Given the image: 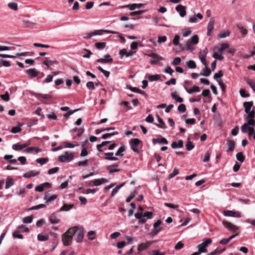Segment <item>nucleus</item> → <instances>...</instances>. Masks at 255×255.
Returning <instances> with one entry per match:
<instances>
[{
	"instance_id": "1",
	"label": "nucleus",
	"mask_w": 255,
	"mask_h": 255,
	"mask_svg": "<svg viewBox=\"0 0 255 255\" xmlns=\"http://www.w3.org/2000/svg\"><path fill=\"white\" fill-rule=\"evenodd\" d=\"M255 126V121L254 119H249L248 122L245 123L241 127L243 132L247 133L249 131V135L251 136L254 134L255 129L254 127Z\"/></svg>"
},
{
	"instance_id": "2",
	"label": "nucleus",
	"mask_w": 255,
	"mask_h": 255,
	"mask_svg": "<svg viewBox=\"0 0 255 255\" xmlns=\"http://www.w3.org/2000/svg\"><path fill=\"white\" fill-rule=\"evenodd\" d=\"M245 107V111L247 114L245 117L247 120L249 119H254L255 117V111L253 110L251 111V108L253 105V102H245L243 104Z\"/></svg>"
},
{
	"instance_id": "3",
	"label": "nucleus",
	"mask_w": 255,
	"mask_h": 255,
	"mask_svg": "<svg viewBox=\"0 0 255 255\" xmlns=\"http://www.w3.org/2000/svg\"><path fill=\"white\" fill-rule=\"evenodd\" d=\"M104 32L106 33H116V32H115V31L110 30H96L93 32L90 33H86L83 34V38L85 39H89L92 36L96 35H101Z\"/></svg>"
},
{
	"instance_id": "4",
	"label": "nucleus",
	"mask_w": 255,
	"mask_h": 255,
	"mask_svg": "<svg viewBox=\"0 0 255 255\" xmlns=\"http://www.w3.org/2000/svg\"><path fill=\"white\" fill-rule=\"evenodd\" d=\"M70 229H73V233H72L73 236H76L75 240L77 243H80L83 241L84 238V229L81 226H75Z\"/></svg>"
},
{
	"instance_id": "5",
	"label": "nucleus",
	"mask_w": 255,
	"mask_h": 255,
	"mask_svg": "<svg viewBox=\"0 0 255 255\" xmlns=\"http://www.w3.org/2000/svg\"><path fill=\"white\" fill-rule=\"evenodd\" d=\"M73 229L69 228L67 231H66L62 237V241L63 245L65 246H68L71 245L72 239H73V235L72 234L73 233Z\"/></svg>"
},
{
	"instance_id": "6",
	"label": "nucleus",
	"mask_w": 255,
	"mask_h": 255,
	"mask_svg": "<svg viewBox=\"0 0 255 255\" xmlns=\"http://www.w3.org/2000/svg\"><path fill=\"white\" fill-rule=\"evenodd\" d=\"M212 241L210 238H206L203 240V242L197 246L198 252L200 253H206L207 247L212 243Z\"/></svg>"
},
{
	"instance_id": "7",
	"label": "nucleus",
	"mask_w": 255,
	"mask_h": 255,
	"mask_svg": "<svg viewBox=\"0 0 255 255\" xmlns=\"http://www.w3.org/2000/svg\"><path fill=\"white\" fill-rule=\"evenodd\" d=\"M74 156L73 153L66 151L63 155L59 156L58 160L61 162H70L73 159Z\"/></svg>"
},
{
	"instance_id": "8",
	"label": "nucleus",
	"mask_w": 255,
	"mask_h": 255,
	"mask_svg": "<svg viewBox=\"0 0 255 255\" xmlns=\"http://www.w3.org/2000/svg\"><path fill=\"white\" fill-rule=\"evenodd\" d=\"M140 142V140L138 138H134L130 140V147L133 151L136 152H138L139 151L138 145Z\"/></svg>"
},
{
	"instance_id": "9",
	"label": "nucleus",
	"mask_w": 255,
	"mask_h": 255,
	"mask_svg": "<svg viewBox=\"0 0 255 255\" xmlns=\"http://www.w3.org/2000/svg\"><path fill=\"white\" fill-rule=\"evenodd\" d=\"M113 61V59L112 56L108 54L104 56V58H99L97 60V62L102 64L111 63Z\"/></svg>"
},
{
	"instance_id": "10",
	"label": "nucleus",
	"mask_w": 255,
	"mask_h": 255,
	"mask_svg": "<svg viewBox=\"0 0 255 255\" xmlns=\"http://www.w3.org/2000/svg\"><path fill=\"white\" fill-rule=\"evenodd\" d=\"M223 214L226 217H232L241 218L242 217L241 213L239 212H236L231 210H227L224 212Z\"/></svg>"
},
{
	"instance_id": "11",
	"label": "nucleus",
	"mask_w": 255,
	"mask_h": 255,
	"mask_svg": "<svg viewBox=\"0 0 255 255\" xmlns=\"http://www.w3.org/2000/svg\"><path fill=\"white\" fill-rule=\"evenodd\" d=\"M145 4L143 3H132L127 4L123 6L124 8H128L130 10L132 11L136 8H140L143 7Z\"/></svg>"
},
{
	"instance_id": "12",
	"label": "nucleus",
	"mask_w": 255,
	"mask_h": 255,
	"mask_svg": "<svg viewBox=\"0 0 255 255\" xmlns=\"http://www.w3.org/2000/svg\"><path fill=\"white\" fill-rule=\"evenodd\" d=\"M222 223L223 225L229 231H235L238 229L236 226L227 221H223Z\"/></svg>"
},
{
	"instance_id": "13",
	"label": "nucleus",
	"mask_w": 255,
	"mask_h": 255,
	"mask_svg": "<svg viewBox=\"0 0 255 255\" xmlns=\"http://www.w3.org/2000/svg\"><path fill=\"white\" fill-rule=\"evenodd\" d=\"M214 29V20L213 18L210 19V21L208 24L207 26V35L210 36L211 34V32Z\"/></svg>"
},
{
	"instance_id": "14",
	"label": "nucleus",
	"mask_w": 255,
	"mask_h": 255,
	"mask_svg": "<svg viewBox=\"0 0 255 255\" xmlns=\"http://www.w3.org/2000/svg\"><path fill=\"white\" fill-rule=\"evenodd\" d=\"M175 9L177 11L179 12V15L181 17H183L186 15V12L185 7L182 5H178L176 6Z\"/></svg>"
},
{
	"instance_id": "15",
	"label": "nucleus",
	"mask_w": 255,
	"mask_h": 255,
	"mask_svg": "<svg viewBox=\"0 0 255 255\" xmlns=\"http://www.w3.org/2000/svg\"><path fill=\"white\" fill-rule=\"evenodd\" d=\"M38 71L35 68H30L26 71L27 74L31 78H33L38 75Z\"/></svg>"
},
{
	"instance_id": "16",
	"label": "nucleus",
	"mask_w": 255,
	"mask_h": 255,
	"mask_svg": "<svg viewBox=\"0 0 255 255\" xmlns=\"http://www.w3.org/2000/svg\"><path fill=\"white\" fill-rule=\"evenodd\" d=\"M152 143L154 144H155L156 143L166 144L168 143V141L165 138L163 137H160L157 138H153L152 139Z\"/></svg>"
},
{
	"instance_id": "17",
	"label": "nucleus",
	"mask_w": 255,
	"mask_h": 255,
	"mask_svg": "<svg viewBox=\"0 0 255 255\" xmlns=\"http://www.w3.org/2000/svg\"><path fill=\"white\" fill-rule=\"evenodd\" d=\"M118 164H114L108 166L107 167V170L110 173L119 172L120 171V169L118 168Z\"/></svg>"
},
{
	"instance_id": "18",
	"label": "nucleus",
	"mask_w": 255,
	"mask_h": 255,
	"mask_svg": "<svg viewBox=\"0 0 255 255\" xmlns=\"http://www.w3.org/2000/svg\"><path fill=\"white\" fill-rule=\"evenodd\" d=\"M151 245V243L149 242H146L145 243H142L140 244L138 246V251L141 252V251L147 249L149 246Z\"/></svg>"
},
{
	"instance_id": "19",
	"label": "nucleus",
	"mask_w": 255,
	"mask_h": 255,
	"mask_svg": "<svg viewBox=\"0 0 255 255\" xmlns=\"http://www.w3.org/2000/svg\"><path fill=\"white\" fill-rule=\"evenodd\" d=\"M58 63V62L57 60H49L47 58H46L45 60L42 63V64L45 65L47 67H49L53 65H57Z\"/></svg>"
},
{
	"instance_id": "20",
	"label": "nucleus",
	"mask_w": 255,
	"mask_h": 255,
	"mask_svg": "<svg viewBox=\"0 0 255 255\" xmlns=\"http://www.w3.org/2000/svg\"><path fill=\"white\" fill-rule=\"evenodd\" d=\"M108 182V180L107 179L104 178H102L101 179H95L93 181L94 185L96 186H100L101 184H102L103 183H107Z\"/></svg>"
},
{
	"instance_id": "21",
	"label": "nucleus",
	"mask_w": 255,
	"mask_h": 255,
	"mask_svg": "<svg viewBox=\"0 0 255 255\" xmlns=\"http://www.w3.org/2000/svg\"><path fill=\"white\" fill-rule=\"evenodd\" d=\"M39 174V171L34 172L32 170L29 171L26 173L23 174V176L25 178H30L31 177H34Z\"/></svg>"
},
{
	"instance_id": "22",
	"label": "nucleus",
	"mask_w": 255,
	"mask_h": 255,
	"mask_svg": "<svg viewBox=\"0 0 255 255\" xmlns=\"http://www.w3.org/2000/svg\"><path fill=\"white\" fill-rule=\"evenodd\" d=\"M134 217L135 218L139 220V222L140 223H144L146 221V219L143 218V213L141 212L136 213L134 214Z\"/></svg>"
},
{
	"instance_id": "23",
	"label": "nucleus",
	"mask_w": 255,
	"mask_h": 255,
	"mask_svg": "<svg viewBox=\"0 0 255 255\" xmlns=\"http://www.w3.org/2000/svg\"><path fill=\"white\" fill-rule=\"evenodd\" d=\"M24 151L26 153H30L33 151H34L35 153H38L41 151V149L37 147H30L25 149Z\"/></svg>"
},
{
	"instance_id": "24",
	"label": "nucleus",
	"mask_w": 255,
	"mask_h": 255,
	"mask_svg": "<svg viewBox=\"0 0 255 255\" xmlns=\"http://www.w3.org/2000/svg\"><path fill=\"white\" fill-rule=\"evenodd\" d=\"M183 146V142L182 140H178V142L173 141L171 143L172 148H181Z\"/></svg>"
},
{
	"instance_id": "25",
	"label": "nucleus",
	"mask_w": 255,
	"mask_h": 255,
	"mask_svg": "<svg viewBox=\"0 0 255 255\" xmlns=\"http://www.w3.org/2000/svg\"><path fill=\"white\" fill-rule=\"evenodd\" d=\"M228 146V150L233 151L235 149V142L234 140L228 139L227 140Z\"/></svg>"
},
{
	"instance_id": "26",
	"label": "nucleus",
	"mask_w": 255,
	"mask_h": 255,
	"mask_svg": "<svg viewBox=\"0 0 255 255\" xmlns=\"http://www.w3.org/2000/svg\"><path fill=\"white\" fill-rule=\"evenodd\" d=\"M74 206L72 204H64L62 207H61L59 210V212L68 211L70 210Z\"/></svg>"
},
{
	"instance_id": "27",
	"label": "nucleus",
	"mask_w": 255,
	"mask_h": 255,
	"mask_svg": "<svg viewBox=\"0 0 255 255\" xmlns=\"http://www.w3.org/2000/svg\"><path fill=\"white\" fill-rule=\"evenodd\" d=\"M105 154L108 157H106L105 159L108 160H112V161H117L118 160V158L114 156L113 152H106Z\"/></svg>"
},
{
	"instance_id": "28",
	"label": "nucleus",
	"mask_w": 255,
	"mask_h": 255,
	"mask_svg": "<svg viewBox=\"0 0 255 255\" xmlns=\"http://www.w3.org/2000/svg\"><path fill=\"white\" fill-rule=\"evenodd\" d=\"M49 221L52 224H58L60 222V220L57 218L55 214H52L50 216Z\"/></svg>"
},
{
	"instance_id": "29",
	"label": "nucleus",
	"mask_w": 255,
	"mask_h": 255,
	"mask_svg": "<svg viewBox=\"0 0 255 255\" xmlns=\"http://www.w3.org/2000/svg\"><path fill=\"white\" fill-rule=\"evenodd\" d=\"M172 98L174 99L177 102L182 103L183 101V99L178 96L176 92H174L171 94Z\"/></svg>"
},
{
	"instance_id": "30",
	"label": "nucleus",
	"mask_w": 255,
	"mask_h": 255,
	"mask_svg": "<svg viewBox=\"0 0 255 255\" xmlns=\"http://www.w3.org/2000/svg\"><path fill=\"white\" fill-rule=\"evenodd\" d=\"M161 76L159 74L149 75L147 77L148 80L150 82L156 81L159 80Z\"/></svg>"
},
{
	"instance_id": "31",
	"label": "nucleus",
	"mask_w": 255,
	"mask_h": 255,
	"mask_svg": "<svg viewBox=\"0 0 255 255\" xmlns=\"http://www.w3.org/2000/svg\"><path fill=\"white\" fill-rule=\"evenodd\" d=\"M125 183L124 182L122 183L120 185L116 186L115 188H114L111 193V196L113 197L119 191V190L125 185Z\"/></svg>"
},
{
	"instance_id": "32",
	"label": "nucleus",
	"mask_w": 255,
	"mask_h": 255,
	"mask_svg": "<svg viewBox=\"0 0 255 255\" xmlns=\"http://www.w3.org/2000/svg\"><path fill=\"white\" fill-rule=\"evenodd\" d=\"M23 125L22 124L19 123L18 126L13 127L11 129V132L13 133H16L21 131V127Z\"/></svg>"
},
{
	"instance_id": "33",
	"label": "nucleus",
	"mask_w": 255,
	"mask_h": 255,
	"mask_svg": "<svg viewBox=\"0 0 255 255\" xmlns=\"http://www.w3.org/2000/svg\"><path fill=\"white\" fill-rule=\"evenodd\" d=\"M13 184H14V182L13 181V179L10 177H7L6 180L5 188L6 189H8L11 186L13 185Z\"/></svg>"
},
{
	"instance_id": "34",
	"label": "nucleus",
	"mask_w": 255,
	"mask_h": 255,
	"mask_svg": "<svg viewBox=\"0 0 255 255\" xmlns=\"http://www.w3.org/2000/svg\"><path fill=\"white\" fill-rule=\"evenodd\" d=\"M156 118L157 119V121L159 122V124H156V125L160 128H165V123L163 122V121L162 120V119L159 117V115H156Z\"/></svg>"
},
{
	"instance_id": "35",
	"label": "nucleus",
	"mask_w": 255,
	"mask_h": 255,
	"mask_svg": "<svg viewBox=\"0 0 255 255\" xmlns=\"http://www.w3.org/2000/svg\"><path fill=\"white\" fill-rule=\"evenodd\" d=\"M95 47L98 50H103L104 49L106 46V42H97L95 44Z\"/></svg>"
},
{
	"instance_id": "36",
	"label": "nucleus",
	"mask_w": 255,
	"mask_h": 255,
	"mask_svg": "<svg viewBox=\"0 0 255 255\" xmlns=\"http://www.w3.org/2000/svg\"><path fill=\"white\" fill-rule=\"evenodd\" d=\"M96 232L94 231H90L88 232L87 236L88 239L90 241H93L96 238Z\"/></svg>"
},
{
	"instance_id": "37",
	"label": "nucleus",
	"mask_w": 255,
	"mask_h": 255,
	"mask_svg": "<svg viewBox=\"0 0 255 255\" xmlns=\"http://www.w3.org/2000/svg\"><path fill=\"white\" fill-rule=\"evenodd\" d=\"M186 146L187 150L191 151L194 148V145L193 144L192 142L190 141L189 138H187Z\"/></svg>"
},
{
	"instance_id": "38",
	"label": "nucleus",
	"mask_w": 255,
	"mask_h": 255,
	"mask_svg": "<svg viewBox=\"0 0 255 255\" xmlns=\"http://www.w3.org/2000/svg\"><path fill=\"white\" fill-rule=\"evenodd\" d=\"M187 66L190 69H194L196 67V64L194 61L190 60L186 62Z\"/></svg>"
},
{
	"instance_id": "39",
	"label": "nucleus",
	"mask_w": 255,
	"mask_h": 255,
	"mask_svg": "<svg viewBox=\"0 0 255 255\" xmlns=\"http://www.w3.org/2000/svg\"><path fill=\"white\" fill-rule=\"evenodd\" d=\"M211 73V70L206 65L205 66V68L203 69V73L201 74V75L206 77H208L210 75Z\"/></svg>"
},
{
	"instance_id": "40",
	"label": "nucleus",
	"mask_w": 255,
	"mask_h": 255,
	"mask_svg": "<svg viewBox=\"0 0 255 255\" xmlns=\"http://www.w3.org/2000/svg\"><path fill=\"white\" fill-rule=\"evenodd\" d=\"M118 134H119V132L118 131H114L113 132L107 133L104 134L102 136L101 138L103 139H106V138H107L108 137H109L110 136L118 135Z\"/></svg>"
},
{
	"instance_id": "41",
	"label": "nucleus",
	"mask_w": 255,
	"mask_h": 255,
	"mask_svg": "<svg viewBox=\"0 0 255 255\" xmlns=\"http://www.w3.org/2000/svg\"><path fill=\"white\" fill-rule=\"evenodd\" d=\"M125 146L123 145V146H121L119 149L118 150H117V151L116 152L115 155L116 156H122L123 155H124V153L123 152L125 151Z\"/></svg>"
},
{
	"instance_id": "42",
	"label": "nucleus",
	"mask_w": 255,
	"mask_h": 255,
	"mask_svg": "<svg viewBox=\"0 0 255 255\" xmlns=\"http://www.w3.org/2000/svg\"><path fill=\"white\" fill-rule=\"evenodd\" d=\"M58 197L57 195L54 194L51 196L48 199L45 201V204L48 205L54 201Z\"/></svg>"
},
{
	"instance_id": "43",
	"label": "nucleus",
	"mask_w": 255,
	"mask_h": 255,
	"mask_svg": "<svg viewBox=\"0 0 255 255\" xmlns=\"http://www.w3.org/2000/svg\"><path fill=\"white\" fill-rule=\"evenodd\" d=\"M36 161L37 163L41 164L44 165L46 164L48 161V158H39L36 159Z\"/></svg>"
},
{
	"instance_id": "44",
	"label": "nucleus",
	"mask_w": 255,
	"mask_h": 255,
	"mask_svg": "<svg viewBox=\"0 0 255 255\" xmlns=\"http://www.w3.org/2000/svg\"><path fill=\"white\" fill-rule=\"evenodd\" d=\"M13 237L15 238L19 239H23V236L21 234L20 232L18 230H15L12 234Z\"/></svg>"
},
{
	"instance_id": "45",
	"label": "nucleus",
	"mask_w": 255,
	"mask_h": 255,
	"mask_svg": "<svg viewBox=\"0 0 255 255\" xmlns=\"http://www.w3.org/2000/svg\"><path fill=\"white\" fill-rule=\"evenodd\" d=\"M98 69L102 73L106 78H108L110 76V73L109 71L104 70L101 66L98 67Z\"/></svg>"
},
{
	"instance_id": "46",
	"label": "nucleus",
	"mask_w": 255,
	"mask_h": 255,
	"mask_svg": "<svg viewBox=\"0 0 255 255\" xmlns=\"http://www.w3.org/2000/svg\"><path fill=\"white\" fill-rule=\"evenodd\" d=\"M211 153L209 151H207L203 158V161L204 162H207L210 160Z\"/></svg>"
},
{
	"instance_id": "47",
	"label": "nucleus",
	"mask_w": 255,
	"mask_h": 255,
	"mask_svg": "<svg viewBox=\"0 0 255 255\" xmlns=\"http://www.w3.org/2000/svg\"><path fill=\"white\" fill-rule=\"evenodd\" d=\"M229 44L227 43H222L221 47L218 49V52L222 53L224 50L229 47Z\"/></svg>"
},
{
	"instance_id": "48",
	"label": "nucleus",
	"mask_w": 255,
	"mask_h": 255,
	"mask_svg": "<svg viewBox=\"0 0 255 255\" xmlns=\"http://www.w3.org/2000/svg\"><path fill=\"white\" fill-rule=\"evenodd\" d=\"M7 6L10 9L14 10L15 11H16L18 9L17 4L15 2H11L8 3L7 4Z\"/></svg>"
},
{
	"instance_id": "49",
	"label": "nucleus",
	"mask_w": 255,
	"mask_h": 255,
	"mask_svg": "<svg viewBox=\"0 0 255 255\" xmlns=\"http://www.w3.org/2000/svg\"><path fill=\"white\" fill-rule=\"evenodd\" d=\"M188 40L192 42L193 44H197L199 42V38L197 35H194Z\"/></svg>"
},
{
	"instance_id": "50",
	"label": "nucleus",
	"mask_w": 255,
	"mask_h": 255,
	"mask_svg": "<svg viewBox=\"0 0 255 255\" xmlns=\"http://www.w3.org/2000/svg\"><path fill=\"white\" fill-rule=\"evenodd\" d=\"M177 110L179 113H184V112H185L186 110V106L183 104H180L178 107Z\"/></svg>"
},
{
	"instance_id": "51",
	"label": "nucleus",
	"mask_w": 255,
	"mask_h": 255,
	"mask_svg": "<svg viewBox=\"0 0 255 255\" xmlns=\"http://www.w3.org/2000/svg\"><path fill=\"white\" fill-rule=\"evenodd\" d=\"M37 239L38 241L41 242L46 241L48 239V236L38 234L37 236Z\"/></svg>"
},
{
	"instance_id": "52",
	"label": "nucleus",
	"mask_w": 255,
	"mask_h": 255,
	"mask_svg": "<svg viewBox=\"0 0 255 255\" xmlns=\"http://www.w3.org/2000/svg\"><path fill=\"white\" fill-rule=\"evenodd\" d=\"M236 158L238 161L241 162H243L244 161L245 157L243 155V153L242 152H238L236 154Z\"/></svg>"
},
{
	"instance_id": "53",
	"label": "nucleus",
	"mask_w": 255,
	"mask_h": 255,
	"mask_svg": "<svg viewBox=\"0 0 255 255\" xmlns=\"http://www.w3.org/2000/svg\"><path fill=\"white\" fill-rule=\"evenodd\" d=\"M150 56L151 57H152L155 59H157L158 60H162H162H164V58L163 57H162L156 53H152L150 54Z\"/></svg>"
},
{
	"instance_id": "54",
	"label": "nucleus",
	"mask_w": 255,
	"mask_h": 255,
	"mask_svg": "<svg viewBox=\"0 0 255 255\" xmlns=\"http://www.w3.org/2000/svg\"><path fill=\"white\" fill-rule=\"evenodd\" d=\"M83 52L85 53L83 55V57L84 58H89L90 57L91 55L92 54V52L87 49H84Z\"/></svg>"
},
{
	"instance_id": "55",
	"label": "nucleus",
	"mask_w": 255,
	"mask_h": 255,
	"mask_svg": "<svg viewBox=\"0 0 255 255\" xmlns=\"http://www.w3.org/2000/svg\"><path fill=\"white\" fill-rule=\"evenodd\" d=\"M237 27L240 29V32H241L243 36H245L246 35H247L248 33V30H247L246 28H245V27L240 25H238Z\"/></svg>"
},
{
	"instance_id": "56",
	"label": "nucleus",
	"mask_w": 255,
	"mask_h": 255,
	"mask_svg": "<svg viewBox=\"0 0 255 255\" xmlns=\"http://www.w3.org/2000/svg\"><path fill=\"white\" fill-rule=\"evenodd\" d=\"M86 87L90 90H94L95 89L94 83L92 81L88 82L86 84Z\"/></svg>"
},
{
	"instance_id": "57",
	"label": "nucleus",
	"mask_w": 255,
	"mask_h": 255,
	"mask_svg": "<svg viewBox=\"0 0 255 255\" xmlns=\"http://www.w3.org/2000/svg\"><path fill=\"white\" fill-rule=\"evenodd\" d=\"M143 218H146V219H151L153 218V214L151 212H146L143 214Z\"/></svg>"
},
{
	"instance_id": "58",
	"label": "nucleus",
	"mask_w": 255,
	"mask_h": 255,
	"mask_svg": "<svg viewBox=\"0 0 255 255\" xmlns=\"http://www.w3.org/2000/svg\"><path fill=\"white\" fill-rule=\"evenodd\" d=\"M230 35V32L227 31H223V32H222L221 33H220V34L218 35V37L220 38H224L226 37H228Z\"/></svg>"
},
{
	"instance_id": "59",
	"label": "nucleus",
	"mask_w": 255,
	"mask_h": 255,
	"mask_svg": "<svg viewBox=\"0 0 255 255\" xmlns=\"http://www.w3.org/2000/svg\"><path fill=\"white\" fill-rule=\"evenodd\" d=\"M199 57V58H200L202 63L204 65L206 66V65H207V63H206V56L205 55H203V54L200 53Z\"/></svg>"
},
{
	"instance_id": "60",
	"label": "nucleus",
	"mask_w": 255,
	"mask_h": 255,
	"mask_svg": "<svg viewBox=\"0 0 255 255\" xmlns=\"http://www.w3.org/2000/svg\"><path fill=\"white\" fill-rule=\"evenodd\" d=\"M59 169V168L58 167H55L51 168L48 170V174L49 175L55 174L58 172Z\"/></svg>"
},
{
	"instance_id": "61",
	"label": "nucleus",
	"mask_w": 255,
	"mask_h": 255,
	"mask_svg": "<svg viewBox=\"0 0 255 255\" xmlns=\"http://www.w3.org/2000/svg\"><path fill=\"white\" fill-rule=\"evenodd\" d=\"M181 62V59L180 57H177L175 58L173 61L172 62L171 64L174 66H176L179 64Z\"/></svg>"
},
{
	"instance_id": "62",
	"label": "nucleus",
	"mask_w": 255,
	"mask_h": 255,
	"mask_svg": "<svg viewBox=\"0 0 255 255\" xmlns=\"http://www.w3.org/2000/svg\"><path fill=\"white\" fill-rule=\"evenodd\" d=\"M192 45H193V43L188 40L186 43L187 50L188 51L192 52L194 48Z\"/></svg>"
},
{
	"instance_id": "63",
	"label": "nucleus",
	"mask_w": 255,
	"mask_h": 255,
	"mask_svg": "<svg viewBox=\"0 0 255 255\" xmlns=\"http://www.w3.org/2000/svg\"><path fill=\"white\" fill-rule=\"evenodd\" d=\"M247 83L250 85V86L251 87L252 90L255 92V83L253 82L250 79H247L246 80Z\"/></svg>"
},
{
	"instance_id": "64",
	"label": "nucleus",
	"mask_w": 255,
	"mask_h": 255,
	"mask_svg": "<svg viewBox=\"0 0 255 255\" xmlns=\"http://www.w3.org/2000/svg\"><path fill=\"white\" fill-rule=\"evenodd\" d=\"M164 252H161L158 250H153L152 251V255H165Z\"/></svg>"
}]
</instances>
